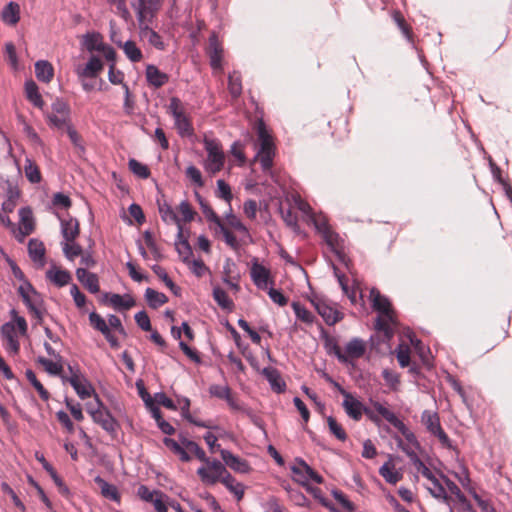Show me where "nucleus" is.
Segmentation results:
<instances>
[{"label":"nucleus","instance_id":"f3484780","mask_svg":"<svg viewBox=\"0 0 512 512\" xmlns=\"http://www.w3.org/2000/svg\"><path fill=\"white\" fill-rule=\"evenodd\" d=\"M103 63L97 56H91L85 67L76 70L79 79L96 78L103 70Z\"/></svg>","mask_w":512,"mask_h":512},{"label":"nucleus","instance_id":"09e8293b","mask_svg":"<svg viewBox=\"0 0 512 512\" xmlns=\"http://www.w3.org/2000/svg\"><path fill=\"white\" fill-rule=\"evenodd\" d=\"M228 89L232 97L236 98L240 96L242 92V84L240 75L238 72L234 71L232 74H229L228 77Z\"/></svg>","mask_w":512,"mask_h":512},{"label":"nucleus","instance_id":"e2e57ef3","mask_svg":"<svg viewBox=\"0 0 512 512\" xmlns=\"http://www.w3.org/2000/svg\"><path fill=\"white\" fill-rule=\"evenodd\" d=\"M215 225L223 234L226 244L229 245L231 248H236L238 246V241L235 235L224 226L221 220Z\"/></svg>","mask_w":512,"mask_h":512},{"label":"nucleus","instance_id":"774afa93","mask_svg":"<svg viewBox=\"0 0 512 512\" xmlns=\"http://www.w3.org/2000/svg\"><path fill=\"white\" fill-rule=\"evenodd\" d=\"M178 211L181 213L184 222H191L196 214L190 203L186 200L179 204Z\"/></svg>","mask_w":512,"mask_h":512},{"label":"nucleus","instance_id":"7ed1b4c3","mask_svg":"<svg viewBox=\"0 0 512 512\" xmlns=\"http://www.w3.org/2000/svg\"><path fill=\"white\" fill-rule=\"evenodd\" d=\"M87 411L93 421L99 424L105 431L110 434L116 432L118 423L111 415L110 411L103 406L98 395H95V405L92 403L87 404Z\"/></svg>","mask_w":512,"mask_h":512},{"label":"nucleus","instance_id":"6e6552de","mask_svg":"<svg viewBox=\"0 0 512 512\" xmlns=\"http://www.w3.org/2000/svg\"><path fill=\"white\" fill-rule=\"evenodd\" d=\"M62 380L63 382H69L82 400L89 398L92 394L96 395L93 386L83 374H73L69 377L62 376Z\"/></svg>","mask_w":512,"mask_h":512},{"label":"nucleus","instance_id":"c85d7f7f","mask_svg":"<svg viewBox=\"0 0 512 512\" xmlns=\"http://www.w3.org/2000/svg\"><path fill=\"white\" fill-rule=\"evenodd\" d=\"M94 481L96 484L99 485L101 489V494L112 501L119 502L120 501V494L118 492V489L115 485L109 484L107 481H105L102 477L96 476L94 478Z\"/></svg>","mask_w":512,"mask_h":512},{"label":"nucleus","instance_id":"2eb2a0df","mask_svg":"<svg viewBox=\"0 0 512 512\" xmlns=\"http://www.w3.org/2000/svg\"><path fill=\"white\" fill-rule=\"evenodd\" d=\"M76 277L78 281L90 292L96 294L100 291L99 278L97 274L87 271V269L79 267L76 269Z\"/></svg>","mask_w":512,"mask_h":512},{"label":"nucleus","instance_id":"49530a36","mask_svg":"<svg viewBox=\"0 0 512 512\" xmlns=\"http://www.w3.org/2000/svg\"><path fill=\"white\" fill-rule=\"evenodd\" d=\"M213 298L217 304L223 308L231 310L234 306L233 301L228 297L227 293L220 287L213 289Z\"/></svg>","mask_w":512,"mask_h":512},{"label":"nucleus","instance_id":"f704fd0d","mask_svg":"<svg viewBox=\"0 0 512 512\" xmlns=\"http://www.w3.org/2000/svg\"><path fill=\"white\" fill-rule=\"evenodd\" d=\"M223 485L235 495L237 501L243 499L245 487L242 483L237 482L236 479L228 473L223 479Z\"/></svg>","mask_w":512,"mask_h":512},{"label":"nucleus","instance_id":"de8ad7c7","mask_svg":"<svg viewBox=\"0 0 512 512\" xmlns=\"http://www.w3.org/2000/svg\"><path fill=\"white\" fill-rule=\"evenodd\" d=\"M130 171L141 179H147L150 177V170L148 166L142 164L136 159H130L128 162Z\"/></svg>","mask_w":512,"mask_h":512},{"label":"nucleus","instance_id":"ddd939ff","mask_svg":"<svg viewBox=\"0 0 512 512\" xmlns=\"http://www.w3.org/2000/svg\"><path fill=\"white\" fill-rule=\"evenodd\" d=\"M162 0H138L137 5H133L137 11V20L139 23L146 21L147 16L150 18L160 9Z\"/></svg>","mask_w":512,"mask_h":512},{"label":"nucleus","instance_id":"a878e982","mask_svg":"<svg viewBox=\"0 0 512 512\" xmlns=\"http://www.w3.org/2000/svg\"><path fill=\"white\" fill-rule=\"evenodd\" d=\"M146 78L150 85L159 88L165 85L169 77L167 74L161 72L156 66L150 64L146 67Z\"/></svg>","mask_w":512,"mask_h":512},{"label":"nucleus","instance_id":"39448f33","mask_svg":"<svg viewBox=\"0 0 512 512\" xmlns=\"http://www.w3.org/2000/svg\"><path fill=\"white\" fill-rule=\"evenodd\" d=\"M168 111L175 120V127L178 133L182 137L191 136L193 134V127L179 98L172 97L170 99Z\"/></svg>","mask_w":512,"mask_h":512},{"label":"nucleus","instance_id":"bf43d9fd","mask_svg":"<svg viewBox=\"0 0 512 512\" xmlns=\"http://www.w3.org/2000/svg\"><path fill=\"white\" fill-rule=\"evenodd\" d=\"M209 394L212 397L226 400L227 398H229V395L231 394V389L228 385L221 386L218 384H212L209 387Z\"/></svg>","mask_w":512,"mask_h":512},{"label":"nucleus","instance_id":"c9c22d12","mask_svg":"<svg viewBox=\"0 0 512 512\" xmlns=\"http://www.w3.org/2000/svg\"><path fill=\"white\" fill-rule=\"evenodd\" d=\"M197 474L203 483L208 485H214L217 482H221L223 484V479L228 473H215L213 471H208V469L205 467H200L197 470Z\"/></svg>","mask_w":512,"mask_h":512},{"label":"nucleus","instance_id":"b1692460","mask_svg":"<svg viewBox=\"0 0 512 512\" xmlns=\"http://www.w3.org/2000/svg\"><path fill=\"white\" fill-rule=\"evenodd\" d=\"M2 21L10 26H14L20 19V6L16 2H9L1 12Z\"/></svg>","mask_w":512,"mask_h":512},{"label":"nucleus","instance_id":"4d7b16f0","mask_svg":"<svg viewBox=\"0 0 512 512\" xmlns=\"http://www.w3.org/2000/svg\"><path fill=\"white\" fill-rule=\"evenodd\" d=\"M327 424L330 432L340 441H345L347 439V434L342 428V426L336 421V419L332 416L327 417Z\"/></svg>","mask_w":512,"mask_h":512},{"label":"nucleus","instance_id":"f257e3e1","mask_svg":"<svg viewBox=\"0 0 512 512\" xmlns=\"http://www.w3.org/2000/svg\"><path fill=\"white\" fill-rule=\"evenodd\" d=\"M370 299L374 310L380 313L375 321V329L383 333L384 338L389 341L394 336V330L391 325H396L394 311L392 310L389 299L379 292L376 288L370 291Z\"/></svg>","mask_w":512,"mask_h":512},{"label":"nucleus","instance_id":"4468645a","mask_svg":"<svg viewBox=\"0 0 512 512\" xmlns=\"http://www.w3.org/2000/svg\"><path fill=\"white\" fill-rule=\"evenodd\" d=\"M20 227L18 241L22 242L23 239L34 231L33 213L30 207H22L19 209Z\"/></svg>","mask_w":512,"mask_h":512},{"label":"nucleus","instance_id":"cd10ccee","mask_svg":"<svg viewBox=\"0 0 512 512\" xmlns=\"http://www.w3.org/2000/svg\"><path fill=\"white\" fill-rule=\"evenodd\" d=\"M35 75L41 82L48 83L54 75L52 65L46 60H39L35 63Z\"/></svg>","mask_w":512,"mask_h":512},{"label":"nucleus","instance_id":"0eeeda50","mask_svg":"<svg viewBox=\"0 0 512 512\" xmlns=\"http://www.w3.org/2000/svg\"><path fill=\"white\" fill-rule=\"evenodd\" d=\"M422 423L426 429L434 436H436L443 446L450 448L451 442L448 435L442 429L439 416L436 412L424 410L421 415Z\"/></svg>","mask_w":512,"mask_h":512},{"label":"nucleus","instance_id":"4c0bfd02","mask_svg":"<svg viewBox=\"0 0 512 512\" xmlns=\"http://www.w3.org/2000/svg\"><path fill=\"white\" fill-rule=\"evenodd\" d=\"M153 272L165 283V285L171 290V292L178 296L180 295L181 288L177 286L171 278L168 276L165 269L159 265L152 266Z\"/></svg>","mask_w":512,"mask_h":512},{"label":"nucleus","instance_id":"9d476101","mask_svg":"<svg viewBox=\"0 0 512 512\" xmlns=\"http://www.w3.org/2000/svg\"><path fill=\"white\" fill-rule=\"evenodd\" d=\"M0 333L7 352L17 354L20 350V343L16 336L15 325L12 322L3 324Z\"/></svg>","mask_w":512,"mask_h":512},{"label":"nucleus","instance_id":"72a5a7b5","mask_svg":"<svg viewBox=\"0 0 512 512\" xmlns=\"http://www.w3.org/2000/svg\"><path fill=\"white\" fill-rule=\"evenodd\" d=\"M366 346L362 339L353 338L346 344V355L351 358H360L365 354Z\"/></svg>","mask_w":512,"mask_h":512},{"label":"nucleus","instance_id":"603ef678","mask_svg":"<svg viewBox=\"0 0 512 512\" xmlns=\"http://www.w3.org/2000/svg\"><path fill=\"white\" fill-rule=\"evenodd\" d=\"M37 362L41 364L51 375L60 376L63 371L61 364L53 362L52 360H49L43 356L38 357Z\"/></svg>","mask_w":512,"mask_h":512},{"label":"nucleus","instance_id":"f8f14e48","mask_svg":"<svg viewBox=\"0 0 512 512\" xmlns=\"http://www.w3.org/2000/svg\"><path fill=\"white\" fill-rule=\"evenodd\" d=\"M250 275L254 284L259 289H267L268 284L270 283V271L260 264L257 259H254L252 263Z\"/></svg>","mask_w":512,"mask_h":512},{"label":"nucleus","instance_id":"5701e85b","mask_svg":"<svg viewBox=\"0 0 512 512\" xmlns=\"http://www.w3.org/2000/svg\"><path fill=\"white\" fill-rule=\"evenodd\" d=\"M79 232V222L76 218L61 219V233L66 242H74Z\"/></svg>","mask_w":512,"mask_h":512},{"label":"nucleus","instance_id":"412c9836","mask_svg":"<svg viewBox=\"0 0 512 512\" xmlns=\"http://www.w3.org/2000/svg\"><path fill=\"white\" fill-rule=\"evenodd\" d=\"M46 278L57 287L66 286L72 279L69 271L60 269L55 265L46 271Z\"/></svg>","mask_w":512,"mask_h":512},{"label":"nucleus","instance_id":"7c9ffc66","mask_svg":"<svg viewBox=\"0 0 512 512\" xmlns=\"http://www.w3.org/2000/svg\"><path fill=\"white\" fill-rule=\"evenodd\" d=\"M25 94L27 99L33 103L34 106L38 108H42L44 106V101L38 91V86L33 80L25 82Z\"/></svg>","mask_w":512,"mask_h":512},{"label":"nucleus","instance_id":"bb28decb","mask_svg":"<svg viewBox=\"0 0 512 512\" xmlns=\"http://www.w3.org/2000/svg\"><path fill=\"white\" fill-rule=\"evenodd\" d=\"M83 46L89 51H98L104 49L105 43L102 41V36L97 32H88L82 37Z\"/></svg>","mask_w":512,"mask_h":512},{"label":"nucleus","instance_id":"c756f323","mask_svg":"<svg viewBox=\"0 0 512 512\" xmlns=\"http://www.w3.org/2000/svg\"><path fill=\"white\" fill-rule=\"evenodd\" d=\"M157 204H158V211L161 216V219L166 223H168V222L175 223L177 225V228L179 229V225H181V221H180L179 217L177 216V214L172 209V207L166 201L161 202L160 200H157Z\"/></svg>","mask_w":512,"mask_h":512},{"label":"nucleus","instance_id":"ea45409f","mask_svg":"<svg viewBox=\"0 0 512 512\" xmlns=\"http://www.w3.org/2000/svg\"><path fill=\"white\" fill-rule=\"evenodd\" d=\"M25 284L27 285V289H29L31 292L28 298V302L24 303L28 310L31 311V306H33L35 309H43L44 301L41 294L35 290L29 281H25Z\"/></svg>","mask_w":512,"mask_h":512},{"label":"nucleus","instance_id":"393cba45","mask_svg":"<svg viewBox=\"0 0 512 512\" xmlns=\"http://www.w3.org/2000/svg\"><path fill=\"white\" fill-rule=\"evenodd\" d=\"M139 28H140V36L142 38L146 39L150 45L154 46L155 48H157L159 50L164 49L165 46H164V42L162 41L161 36L156 31L151 29L148 26V24H146L145 22L139 23Z\"/></svg>","mask_w":512,"mask_h":512},{"label":"nucleus","instance_id":"79ce46f5","mask_svg":"<svg viewBox=\"0 0 512 512\" xmlns=\"http://www.w3.org/2000/svg\"><path fill=\"white\" fill-rule=\"evenodd\" d=\"M379 474L385 479L389 484H396L402 478V474L398 471H395L389 462L384 463L380 469Z\"/></svg>","mask_w":512,"mask_h":512},{"label":"nucleus","instance_id":"473e14b6","mask_svg":"<svg viewBox=\"0 0 512 512\" xmlns=\"http://www.w3.org/2000/svg\"><path fill=\"white\" fill-rule=\"evenodd\" d=\"M145 299L152 309H157L168 302V297L164 293L158 292L152 288L145 290Z\"/></svg>","mask_w":512,"mask_h":512},{"label":"nucleus","instance_id":"58836bf2","mask_svg":"<svg viewBox=\"0 0 512 512\" xmlns=\"http://www.w3.org/2000/svg\"><path fill=\"white\" fill-rule=\"evenodd\" d=\"M24 171L29 182L36 184L41 181L42 178L39 167L29 158L25 160Z\"/></svg>","mask_w":512,"mask_h":512},{"label":"nucleus","instance_id":"13d9d810","mask_svg":"<svg viewBox=\"0 0 512 512\" xmlns=\"http://www.w3.org/2000/svg\"><path fill=\"white\" fill-rule=\"evenodd\" d=\"M216 196L225 200L229 205L232 200V192L230 186L223 180H217Z\"/></svg>","mask_w":512,"mask_h":512},{"label":"nucleus","instance_id":"5fc2aeb1","mask_svg":"<svg viewBox=\"0 0 512 512\" xmlns=\"http://www.w3.org/2000/svg\"><path fill=\"white\" fill-rule=\"evenodd\" d=\"M36 459L42 464L43 469L49 473L55 485H62V479L58 476L53 466L45 459L43 454L36 453Z\"/></svg>","mask_w":512,"mask_h":512},{"label":"nucleus","instance_id":"a18cd8bd","mask_svg":"<svg viewBox=\"0 0 512 512\" xmlns=\"http://www.w3.org/2000/svg\"><path fill=\"white\" fill-rule=\"evenodd\" d=\"M122 48L127 58L132 62H139L143 57L141 50L136 46L135 42H133L132 40L126 41L122 45Z\"/></svg>","mask_w":512,"mask_h":512},{"label":"nucleus","instance_id":"aec40b11","mask_svg":"<svg viewBox=\"0 0 512 512\" xmlns=\"http://www.w3.org/2000/svg\"><path fill=\"white\" fill-rule=\"evenodd\" d=\"M315 226L319 232H321L325 242L332 249V251L336 252L339 246L340 237L337 233L331 230L328 226L327 222L324 220L316 221Z\"/></svg>","mask_w":512,"mask_h":512},{"label":"nucleus","instance_id":"69168bd1","mask_svg":"<svg viewBox=\"0 0 512 512\" xmlns=\"http://www.w3.org/2000/svg\"><path fill=\"white\" fill-rule=\"evenodd\" d=\"M331 493L335 500H337L344 509L348 510L349 512H353L355 510V505L347 499L342 491L333 489Z\"/></svg>","mask_w":512,"mask_h":512},{"label":"nucleus","instance_id":"a211bd4d","mask_svg":"<svg viewBox=\"0 0 512 512\" xmlns=\"http://www.w3.org/2000/svg\"><path fill=\"white\" fill-rule=\"evenodd\" d=\"M175 249L181 258V260L185 264H190V258L193 255V250L191 245L188 242L187 238L183 236V226L179 225V230L177 232V237L175 241Z\"/></svg>","mask_w":512,"mask_h":512},{"label":"nucleus","instance_id":"338daca9","mask_svg":"<svg viewBox=\"0 0 512 512\" xmlns=\"http://www.w3.org/2000/svg\"><path fill=\"white\" fill-rule=\"evenodd\" d=\"M134 319L137 323V325L143 330V331H151L152 326L150 322V318L146 311H139L135 314Z\"/></svg>","mask_w":512,"mask_h":512},{"label":"nucleus","instance_id":"20e7f679","mask_svg":"<svg viewBox=\"0 0 512 512\" xmlns=\"http://www.w3.org/2000/svg\"><path fill=\"white\" fill-rule=\"evenodd\" d=\"M204 147L207 152L205 169L211 174H216L222 170L225 162V156L219 142L214 139H204Z\"/></svg>","mask_w":512,"mask_h":512},{"label":"nucleus","instance_id":"6ab92c4d","mask_svg":"<svg viewBox=\"0 0 512 512\" xmlns=\"http://www.w3.org/2000/svg\"><path fill=\"white\" fill-rule=\"evenodd\" d=\"M262 375L267 379L271 389L276 393H282L286 389V384L283 381L280 372L273 367H265L262 370Z\"/></svg>","mask_w":512,"mask_h":512},{"label":"nucleus","instance_id":"c03bdc74","mask_svg":"<svg viewBox=\"0 0 512 512\" xmlns=\"http://www.w3.org/2000/svg\"><path fill=\"white\" fill-rule=\"evenodd\" d=\"M195 196L207 220L214 224L218 223L221 219L211 208V206L203 199V197L198 192H195Z\"/></svg>","mask_w":512,"mask_h":512},{"label":"nucleus","instance_id":"423d86ee","mask_svg":"<svg viewBox=\"0 0 512 512\" xmlns=\"http://www.w3.org/2000/svg\"><path fill=\"white\" fill-rule=\"evenodd\" d=\"M339 392L345 397L343 401V407L352 419L359 421L364 413L370 420L373 422H378V417L373 413V411L367 407H364L362 403L355 399L350 393H348L342 387H339Z\"/></svg>","mask_w":512,"mask_h":512},{"label":"nucleus","instance_id":"680f3d73","mask_svg":"<svg viewBox=\"0 0 512 512\" xmlns=\"http://www.w3.org/2000/svg\"><path fill=\"white\" fill-rule=\"evenodd\" d=\"M433 487L434 488H429V492L430 494L436 498V499H441L443 500L444 502H448L449 501V497L446 493V490L445 488L443 487V485L439 482V480L436 478L434 479V481L431 482Z\"/></svg>","mask_w":512,"mask_h":512},{"label":"nucleus","instance_id":"dca6fc26","mask_svg":"<svg viewBox=\"0 0 512 512\" xmlns=\"http://www.w3.org/2000/svg\"><path fill=\"white\" fill-rule=\"evenodd\" d=\"M103 298L104 300L109 299V304L117 311L129 310L136 304L134 298L130 294L120 295L105 293Z\"/></svg>","mask_w":512,"mask_h":512},{"label":"nucleus","instance_id":"052dcab7","mask_svg":"<svg viewBox=\"0 0 512 512\" xmlns=\"http://www.w3.org/2000/svg\"><path fill=\"white\" fill-rule=\"evenodd\" d=\"M48 121L50 126L57 129H67V126H71L69 123V115L49 114Z\"/></svg>","mask_w":512,"mask_h":512},{"label":"nucleus","instance_id":"9b49d317","mask_svg":"<svg viewBox=\"0 0 512 512\" xmlns=\"http://www.w3.org/2000/svg\"><path fill=\"white\" fill-rule=\"evenodd\" d=\"M220 455L225 465L233 471L242 474L248 473L250 471L248 462L239 456L234 455L229 450L221 449Z\"/></svg>","mask_w":512,"mask_h":512},{"label":"nucleus","instance_id":"6e6d98bb","mask_svg":"<svg viewBox=\"0 0 512 512\" xmlns=\"http://www.w3.org/2000/svg\"><path fill=\"white\" fill-rule=\"evenodd\" d=\"M62 249L65 257L69 260H73L75 257L81 256L83 253L82 247L74 242L63 243Z\"/></svg>","mask_w":512,"mask_h":512},{"label":"nucleus","instance_id":"2f4dec72","mask_svg":"<svg viewBox=\"0 0 512 512\" xmlns=\"http://www.w3.org/2000/svg\"><path fill=\"white\" fill-rule=\"evenodd\" d=\"M28 253L34 262L44 264L45 247L44 244L37 239H30L28 243Z\"/></svg>","mask_w":512,"mask_h":512},{"label":"nucleus","instance_id":"f03ea898","mask_svg":"<svg viewBox=\"0 0 512 512\" xmlns=\"http://www.w3.org/2000/svg\"><path fill=\"white\" fill-rule=\"evenodd\" d=\"M256 131L259 142L256 158L259 159L262 169L267 171L270 170L273 165L275 146L263 120L257 122Z\"/></svg>","mask_w":512,"mask_h":512},{"label":"nucleus","instance_id":"a19ab883","mask_svg":"<svg viewBox=\"0 0 512 512\" xmlns=\"http://www.w3.org/2000/svg\"><path fill=\"white\" fill-rule=\"evenodd\" d=\"M0 188L5 192L6 197L9 199H18L20 197V191L17 184L9 178L0 176Z\"/></svg>","mask_w":512,"mask_h":512},{"label":"nucleus","instance_id":"e433bc0d","mask_svg":"<svg viewBox=\"0 0 512 512\" xmlns=\"http://www.w3.org/2000/svg\"><path fill=\"white\" fill-rule=\"evenodd\" d=\"M324 346L329 354H334L337 359L344 364L348 363V356L344 354L334 338L325 336Z\"/></svg>","mask_w":512,"mask_h":512},{"label":"nucleus","instance_id":"37998d69","mask_svg":"<svg viewBox=\"0 0 512 512\" xmlns=\"http://www.w3.org/2000/svg\"><path fill=\"white\" fill-rule=\"evenodd\" d=\"M27 380L37 390L39 396L43 401H47L50 398L49 392L44 388L41 382L37 379L35 373L31 369H27L25 372Z\"/></svg>","mask_w":512,"mask_h":512},{"label":"nucleus","instance_id":"4be33fe9","mask_svg":"<svg viewBox=\"0 0 512 512\" xmlns=\"http://www.w3.org/2000/svg\"><path fill=\"white\" fill-rule=\"evenodd\" d=\"M210 64L213 68H218L221 65L222 59V47L218 41L217 35L212 33L209 37V43L207 48Z\"/></svg>","mask_w":512,"mask_h":512},{"label":"nucleus","instance_id":"8fccbe9b","mask_svg":"<svg viewBox=\"0 0 512 512\" xmlns=\"http://www.w3.org/2000/svg\"><path fill=\"white\" fill-rule=\"evenodd\" d=\"M89 322L90 325L95 330L101 332L102 335L106 332L108 333V330L110 329L105 319L95 311L89 314Z\"/></svg>","mask_w":512,"mask_h":512},{"label":"nucleus","instance_id":"3c124183","mask_svg":"<svg viewBox=\"0 0 512 512\" xmlns=\"http://www.w3.org/2000/svg\"><path fill=\"white\" fill-rule=\"evenodd\" d=\"M292 308L295 312V315L298 319H300L301 321L307 323V324H312L315 317L314 315L308 311L303 305H301L299 302H293L292 303Z\"/></svg>","mask_w":512,"mask_h":512},{"label":"nucleus","instance_id":"0e129e2a","mask_svg":"<svg viewBox=\"0 0 512 512\" xmlns=\"http://www.w3.org/2000/svg\"><path fill=\"white\" fill-rule=\"evenodd\" d=\"M292 473L296 476L295 481H297L299 484H301L303 487L308 486V476L305 473L304 467L300 465L297 461L296 463L291 467Z\"/></svg>","mask_w":512,"mask_h":512},{"label":"nucleus","instance_id":"1a4fd4ad","mask_svg":"<svg viewBox=\"0 0 512 512\" xmlns=\"http://www.w3.org/2000/svg\"><path fill=\"white\" fill-rule=\"evenodd\" d=\"M311 302L327 325H335L343 318L342 313L330 306L325 300L315 298Z\"/></svg>","mask_w":512,"mask_h":512},{"label":"nucleus","instance_id":"864d4df0","mask_svg":"<svg viewBox=\"0 0 512 512\" xmlns=\"http://www.w3.org/2000/svg\"><path fill=\"white\" fill-rule=\"evenodd\" d=\"M393 19H394L395 23L397 24L398 28L401 30V32L404 35V37L409 42H412L413 34H412V31H411V28L406 23L403 15L399 11H396L393 14Z\"/></svg>","mask_w":512,"mask_h":512}]
</instances>
